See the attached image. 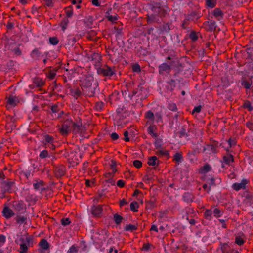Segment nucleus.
I'll return each mask as SVG.
<instances>
[{
	"mask_svg": "<svg viewBox=\"0 0 253 253\" xmlns=\"http://www.w3.org/2000/svg\"><path fill=\"white\" fill-rule=\"evenodd\" d=\"M81 87L84 93L89 96H94L96 94L97 84L94 82L93 77L89 75L82 81Z\"/></svg>",
	"mask_w": 253,
	"mask_h": 253,
	"instance_id": "nucleus-1",
	"label": "nucleus"
},
{
	"mask_svg": "<svg viewBox=\"0 0 253 253\" xmlns=\"http://www.w3.org/2000/svg\"><path fill=\"white\" fill-rule=\"evenodd\" d=\"M167 63H163L159 66V72L160 74L169 73L172 68L177 67L179 64V58L174 53L168 55L166 58Z\"/></svg>",
	"mask_w": 253,
	"mask_h": 253,
	"instance_id": "nucleus-2",
	"label": "nucleus"
},
{
	"mask_svg": "<svg viewBox=\"0 0 253 253\" xmlns=\"http://www.w3.org/2000/svg\"><path fill=\"white\" fill-rule=\"evenodd\" d=\"M145 117L149 126H156L155 123H159L162 122V115L161 111L156 112L150 110L145 112Z\"/></svg>",
	"mask_w": 253,
	"mask_h": 253,
	"instance_id": "nucleus-3",
	"label": "nucleus"
},
{
	"mask_svg": "<svg viewBox=\"0 0 253 253\" xmlns=\"http://www.w3.org/2000/svg\"><path fill=\"white\" fill-rule=\"evenodd\" d=\"M148 95L147 89L141 85L137 86V88L132 90L131 94H129V98L132 99L134 96L138 97V99L144 100L147 98Z\"/></svg>",
	"mask_w": 253,
	"mask_h": 253,
	"instance_id": "nucleus-4",
	"label": "nucleus"
},
{
	"mask_svg": "<svg viewBox=\"0 0 253 253\" xmlns=\"http://www.w3.org/2000/svg\"><path fill=\"white\" fill-rule=\"evenodd\" d=\"M15 186V182L9 180V179L5 180L4 178L1 181L0 189H2V191L4 192L5 193H12V192L14 191V187Z\"/></svg>",
	"mask_w": 253,
	"mask_h": 253,
	"instance_id": "nucleus-5",
	"label": "nucleus"
},
{
	"mask_svg": "<svg viewBox=\"0 0 253 253\" xmlns=\"http://www.w3.org/2000/svg\"><path fill=\"white\" fill-rule=\"evenodd\" d=\"M97 73L103 76L110 78L113 75L115 74L114 68L110 67L108 65L99 66L97 68Z\"/></svg>",
	"mask_w": 253,
	"mask_h": 253,
	"instance_id": "nucleus-6",
	"label": "nucleus"
},
{
	"mask_svg": "<svg viewBox=\"0 0 253 253\" xmlns=\"http://www.w3.org/2000/svg\"><path fill=\"white\" fill-rule=\"evenodd\" d=\"M21 243L20 244V253H26L28 247L33 245V238L31 237H27L25 238H21L20 239Z\"/></svg>",
	"mask_w": 253,
	"mask_h": 253,
	"instance_id": "nucleus-7",
	"label": "nucleus"
},
{
	"mask_svg": "<svg viewBox=\"0 0 253 253\" xmlns=\"http://www.w3.org/2000/svg\"><path fill=\"white\" fill-rule=\"evenodd\" d=\"M12 207L18 214H23L26 211V204L22 201L14 202L12 204Z\"/></svg>",
	"mask_w": 253,
	"mask_h": 253,
	"instance_id": "nucleus-8",
	"label": "nucleus"
},
{
	"mask_svg": "<svg viewBox=\"0 0 253 253\" xmlns=\"http://www.w3.org/2000/svg\"><path fill=\"white\" fill-rule=\"evenodd\" d=\"M177 81L174 79H168L164 84V89L167 92L172 91L176 84Z\"/></svg>",
	"mask_w": 253,
	"mask_h": 253,
	"instance_id": "nucleus-9",
	"label": "nucleus"
},
{
	"mask_svg": "<svg viewBox=\"0 0 253 253\" xmlns=\"http://www.w3.org/2000/svg\"><path fill=\"white\" fill-rule=\"evenodd\" d=\"M54 138L49 134H44L42 136V143L44 145L46 146L49 145L51 149H55V146L53 144L54 142Z\"/></svg>",
	"mask_w": 253,
	"mask_h": 253,
	"instance_id": "nucleus-10",
	"label": "nucleus"
},
{
	"mask_svg": "<svg viewBox=\"0 0 253 253\" xmlns=\"http://www.w3.org/2000/svg\"><path fill=\"white\" fill-rule=\"evenodd\" d=\"M248 181L247 179L243 178L239 183H233L232 187L236 191H240L241 189H245L246 186L247 184H248Z\"/></svg>",
	"mask_w": 253,
	"mask_h": 253,
	"instance_id": "nucleus-11",
	"label": "nucleus"
},
{
	"mask_svg": "<svg viewBox=\"0 0 253 253\" xmlns=\"http://www.w3.org/2000/svg\"><path fill=\"white\" fill-rule=\"evenodd\" d=\"M90 211L94 216L99 217L102 214L103 209L100 205L94 204L91 206Z\"/></svg>",
	"mask_w": 253,
	"mask_h": 253,
	"instance_id": "nucleus-12",
	"label": "nucleus"
},
{
	"mask_svg": "<svg viewBox=\"0 0 253 253\" xmlns=\"http://www.w3.org/2000/svg\"><path fill=\"white\" fill-rule=\"evenodd\" d=\"M20 46V43H14L12 45L9 46V49L14 53V55L20 56L22 55V51Z\"/></svg>",
	"mask_w": 253,
	"mask_h": 253,
	"instance_id": "nucleus-13",
	"label": "nucleus"
},
{
	"mask_svg": "<svg viewBox=\"0 0 253 253\" xmlns=\"http://www.w3.org/2000/svg\"><path fill=\"white\" fill-rule=\"evenodd\" d=\"M88 58L90 61H93L96 66L99 67L101 61V56L98 53H92L91 55L88 56Z\"/></svg>",
	"mask_w": 253,
	"mask_h": 253,
	"instance_id": "nucleus-14",
	"label": "nucleus"
},
{
	"mask_svg": "<svg viewBox=\"0 0 253 253\" xmlns=\"http://www.w3.org/2000/svg\"><path fill=\"white\" fill-rule=\"evenodd\" d=\"M58 112H59V106L57 104H53L50 107L49 113L53 118H56L59 117Z\"/></svg>",
	"mask_w": 253,
	"mask_h": 253,
	"instance_id": "nucleus-15",
	"label": "nucleus"
},
{
	"mask_svg": "<svg viewBox=\"0 0 253 253\" xmlns=\"http://www.w3.org/2000/svg\"><path fill=\"white\" fill-rule=\"evenodd\" d=\"M2 214L3 216L5 218L9 219V218L13 216L14 212L12 209H10L9 207L6 206L3 208Z\"/></svg>",
	"mask_w": 253,
	"mask_h": 253,
	"instance_id": "nucleus-16",
	"label": "nucleus"
},
{
	"mask_svg": "<svg viewBox=\"0 0 253 253\" xmlns=\"http://www.w3.org/2000/svg\"><path fill=\"white\" fill-rule=\"evenodd\" d=\"M18 102V98L16 96L10 95L7 99V103L10 107L15 106Z\"/></svg>",
	"mask_w": 253,
	"mask_h": 253,
	"instance_id": "nucleus-17",
	"label": "nucleus"
},
{
	"mask_svg": "<svg viewBox=\"0 0 253 253\" xmlns=\"http://www.w3.org/2000/svg\"><path fill=\"white\" fill-rule=\"evenodd\" d=\"M194 198L193 195L189 193V192H185L182 196L183 201L186 202L187 204L193 202Z\"/></svg>",
	"mask_w": 253,
	"mask_h": 253,
	"instance_id": "nucleus-18",
	"label": "nucleus"
},
{
	"mask_svg": "<svg viewBox=\"0 0 253 253\" xmlns=\"http://www.w3.org/2000/svg\"><path fill=\"white\" fill-rule=\"evenodd\" d=\"M65 173V169L64 166H59L54 168V174L57 177H61Z\"/></svg>",
	"mask_w": 253,
	"mask_h": 253,
	"instance_id": "nucleus-19",
	"label": "nucleus"
},
{
	"mask_svg": "<svg viewBox=\"0 0 253 253\" xmlns=\"http://www.w3.org/2000/svg\"><path fill=\"white\" fill-rule=\"evenodd\" d=\"M31 57L35 60H38L40 56H43V55L40 52L38 48H34L32 50L30 53Z\"/></svg>",
	"mask_w": 253,
	"mask_h": 253,
	"instance_id": "nucleus-20",
	"label": "nucleus"
},
{
	"mask_svg": "<svg viewBox=\"0 0 253 253\" xmlns=\"http://www.w3.org/2000/svg\"><path fill=\"white\" fill-rule=\"evenodd\" d=\"M204 24L208 26L207 30L208 31H213L216 28V23L214 20L205 22Z\"/></svg>",
	"mask_w": 253,
	"mask_h": 253,
	"instance_id": "nucleus-21",
	"label": "nucleus"
},
{
	"mask_svg": "<svg viewBox=\"0 0 253 253\" xmlns=\"http://www.w3.org/2000/svg\"><path fill=\"white\" fill-rule=\"evenodd\" d=\"M33 185L34 186V189H35L36 191H42V190L44 189L43 182L41 180H36L33 184Z\"/></svg>",
	"mask_w": 253,
	"mask_h": 253,
	"instance_id": "nucleus-22",
	"label": "nucleus"
},
{
	"mask_svg": "<svg viewBox=\"0 0 253 253\" xmlns=\"http://www.w3.org/2000/svg\"><path fill=\"white\" fill-rule=\"evenodd\" d=\"M159 161L158 160L157 156H153L148 158V164L150 166H158Z\"/></svg>",
	"mask_w": 253,
	"mask_h": 253,
	"instance_id": "nucleus-23",
	"label": "nucleus"
},
{
	"mask_svg": "<svg viewBox=\"0 0 253 253\" xmlns=\"http://www.w3.org/2000/svg\"><path fill=\"white\" fill-rule=\"evenodd\" d=\"M217 144L216 143H212L211 144L207 145L206 147L204 148L205 151H207L209 153H215Z\"/></svg>",
	"mask_w": 253,
	"mask_h": 253,
	"instance_id": "nucleus-24",
	"label": "nucleus"
},
{
	"mask_svg": "<svg viewBox=\"0 0 253 253\" xmlns=\"http://www.w3.org/2000/svg\"><path fill=\"white\" fill-rule=\"evenodd\" d=\"M176 130H174L176 135L179 137H184L188 136L186 130L183 127H181V130H177V127H175Z\"/></svg>",
	"mask_w": 253,
	"mask_h": 253,
	"instance_id": "nucleus-25",
	"label": "nucleus"
},
{
	"mask_svg": "<svg viewBox=\"0 0 253 253\" xmlns=\"http://www.w3.org/2000/svg\"><path fill=\"white\" fill-rule=\"evenodd\" d=\"M213 15L217 20H220L223 16V13L220 9L216 8L213 10Z\"/></svg>",
	"mask_w": 253,
	"mask_h": 253,
	"instance_id": "nucleus-26",
	"label": "nucleus"
},
{
	"mask_svg": "<svg viewBox=\"0 0 253 253\" xmlns=\"http://www.w3.org/2000/svg\"><path fill=\"white\" fill-rule=\"evenodd\" d=\"M148 23H152V22H159V18L157 14H152L149 15L148 16Z\"/></svg>",
	"mask_w": 253,
	"mask_h": 253,
	"instance_id": "nucleus-27",
	"label": "nucleus"
},
{
	"mask_svg": "<svg viewBox=\"0 0 253 253\" xmlns=\"http://www.w3.org/2000/svg\"><path fill=\"white\" fill-rule=\"evenodd\" d=\"M39 245L41 247L42 250H47L49 248V243L47 240L44 239V238L41 240L39 242Z\"/></svg>",
	"mask_w": 253,
	"mask_h": 253,
	"instance_id": "nucleus-28",
	"label": "nucleus"
},
{
	"mask_svg": "<svg viewBox=\"0 0 253 253\" xmlns=\"http://www.w3.org/2000/svg\"><path fill=\"white\" fill-rule=\"evenodd\" d=\"M211 169L212 168L210 164L206 163L203 166V167L200 169V171L202 173H208V171L211 170Z\"/></svg>",
	"mask_w": 253,
	"mask_h": 253,
	"instance_id": "nucleus-29",
	"label": "nucleus"
},
{
	"mask_svg": "<svg viewBox=\"0 0 253 253\" xmlns=\"http://www.w3.org/2000/svg\"><path fill=\"white\" fill-rule=\"evenodd\" d=\"M69 21L67 17H64L61 21L60 25L62 30L64 31L67 29Z\"/></svg>",
	"mask_w": 253,
	"mask_h": 253,
	"instance_id": "nucleus-30",
	"label": "nucleus"
},
{
	"mask_svg": "<svg viewBox=\"0 0 253 253\" xmlns=\"http://www.w3.org/2000/svg\"><path fill=\"white\" fill-rule=\"evenodd\" d=\"M155 140L154 142V146L156 149L162 148L163 142L162 138L158 137V135L157 134V137H155Z\"/></svg>",
	"mask_w": 253,
	"mask_h": 253,
	"instance_id": "nucleus-31",
	"label": "nucleus"
},
{
	"mask_svg": "<svg viewBox=\"0 0 253 253\" xmlns=\"http://www.w3.org/2000/svg\"><path fill=\"white\" fill-rule=\"evenodd\" d=\"M33 83L37 87H41L44 84V82L40 78H35Z\"/></svg>",
	"mask_w": 253,
	"mask_h": 253,
	"instance_id": "nucleus-32",
	"label": "nucleus"
},
{
	"mask_svg": "<svg viewBox=\"0 0 253 253\" xmlns=\"http://www.w3.org/2000/svg\"><path fill=\"white\" fill-rule=\"evenodd\" d=\"M72 127H59V132L62 133L63 135H66L69 134L70 132L71 131Z\"/></svg>",
	"mask_w": 253,
	"mask_h": 253,
	"instance_id": "nucleus-33",
	"label": "nucleus"
},
{
	"mask_svg": "<svg viewBox=\"0 0 253 253\" xmlns=\"http://www.w3.org/2000/svg\"><path fill=\"white\" fill-rule=\"evenodd\" d=\"M70 91L72 95L75 97L80 96L81 94V92L79 88H71Z\"/></svg>",
	"mask_w": 253,
	"mask_h": 253,
	"instance_id": "nucleus-34",
	"label": "nucleus"
},
{
	"mask_svg": "<svg viewBox=\"0 0 253 253\" xmlns=\"http://www.w3.org/2000/svg\"><path fill=\"white\" fill-rule=\"evenodd\" d=\"M223 161L225 164L229 165L231 162L233 161V157L232 155H227L224 156Z\"/></svg>",
	"mask_w": 253,
	"mask_h": 253,
	"instance_id": "nucleus-35",
	"label": "nucleus"
},
{
	"mask_svg": "<svg viewBox=\"0 0 253 253\" xmlns=\"http://www.w3.org/2000/svg\"><path fill=\"white\" fill-rule=\"evenodd\" d=\"M26 220L27 217L26 216H21V215L20 214H17V217L16 218V222L18 223V224H19L20 225L24 224V223L26 222Z\"/></svg>",
	"mask_w": 253,
	"mask_h": 253,
	"instance_id": "nucleus-36",
	"label": "nucleus"
},
{
	"mask_svg": "<svg viewBox=\"0 0 253 253\" xmlns=\"http://www.w3.org/2000/svg\"><path fill=\"white\" fill-rule=\"evenodd\" d=\"M212 214V209H206L204 212V216L206 219L211 220V219Z\"/></svg>",
	"mask_w": 253,
	"mask_h": 253,
	"instance_id": "nucleus-37",
	"label": "nucleus"
},
{
	"mask_svg": "<svg viewBox=\"0 0 253 253\" xmlns=\"http://www.w3.org/2000/svg\"><path fill=\"white\" fill-rule=\"evenodd\" d=\"M156 154L157 155L160 156H169V153L168 151L162 149V148H159L157 150Z\"/></svg>",
	"mask_w": 253,
	"mask_h": 253,
	"instance_id": "nucleus-38",
	"label": "nucleus"
},
{
	"mask_svg": "<svg viewBox=\"0 0 253 253\" xmlns=\"http://www.w3.org/2000/svg\"><path fill=\"white\" fill-rule=\"evenodd\" d=\"M137 229V226L136 225L134 224H128L125 226V230L126 231H130V232H132V231L135 230Z\"/></svg>",
	"mask_w": 253,
	"mask_h": 253,
	"instance_id": "nucleus-39",
	"label": "nucleus"
},
{
	"mask_svg": "<svg viewBox=\"0 0 253 253\" xmlns=\"http://www.w3.org/2000/svg\"><path fill=\"white\" fill-rule=\"evenodd\" d=\"M212 212L214 214V216H216L217 217H221L222 216L223 214L222 211H221L220 209L218 208H214L212 210Z\"/></svg>",
	"mask_w": 253,
	"mask_h": 253,
	"instance_id": "nucleus-40",
	"label": "nucleus"
},
{
	"mask_svg": "<svg viewBox=\"0 0 253 253\" xmlns=\"http://www.w3.org/2000/svg\"><path fill=\"white\" fill-rule=\"evenodd\" d=\"M138 204L137 202L133 201L132 202L130 205V210L131 211L136 212L137 211V209L138 208Z\"/></svg>",
	"mask_w": 253,
	"mask_h": 253,
	"instance_id": "nucleus-41",
	"label": "nucleus"
},
{
	"mask_svg": "<svg viewBox=\"0 0 253 253\" xmlns=\"http://www.w3.org/2000/svg\"><path fill=\"white\" fill-rule=\"evenodd\" d=\"M39 157L41 159H45L47 158H48V157H49V154L48 151L46 150L41 151L39 154Z\"/></svg>",
	"mask_w": 253,
	"mask_h": 253,
	"instance_id": "nucleus-42",
	"label": "nucleus"
},
{
	"mask_svg": "<svg viewBox=\"0 0 253 253\" xmlns=\"http://www.w3.org/2000/svg\"><path fill=\"white\" fill-rule=\"evenodd\" d=\"M241 85L244 86L246 89H249L252 85L251 83L244 79L241 82Z\"/></svg>",
	"mask_w": 253,
	"mask_h": 253,
	"instance_id": "nucleus-43",
	"label": "nucleus"
},
{
	"mask_svg": "<svg viewBox=\"0 0 253 253\" xmlns=\"http://www.w3.org/2000/svg\"><path fill=\"white\" fill-rule=\"evenodd\" d=\"M173 159L176 163H179L181 162L182 156L180 153H176L173 156Z\"/></svg>",
	"mask_w": 253,
	"mask_h": 253,
	"instance_id": "nucleus-44",
	"label": "nucleus"
},
{
	"mask_svg": "<svg viewBox=\"0 0 253 253\" xmlns=\"http://www.w3.org/2000/svg\"><path fill=\"white\" fill-rule=\"evenodd\" d=\"M123 219V217L121 216H120L119 214H115L114 215V220L116 224H120L121 223V221Z\"/></svg>",
	"mask_w": 253,
	"mask_h": 253,
	"instance_id": "nucleus-45",
	"label": "nucleus"
},
{
	"mask_svg": "<svg viewBox=\"0 0 253 253\" xmlns=\"http://www.w3.org/2000/svg\"><path fill=\"white\" fill-rule=\"evenodd\" d=\"M65 12L66 14V17L67 18L71 17L73 14V10L72 9V7L70 6L67 7V8L65 9Z\"/></svg>",
	"mask_w": 253,
	"mask_h": 253,
	"instance_id": "nucleus-46",
	"label": "nucleus"
},
{
	"mask_svg": "<svg viewBox=\"0 0 253 253\" xmlns=\"http://www.w3.org/2000/svg\"><path fill=\"white\" fill-rule=\"evenodd\" d=\"M189 37L193 41H196L198 39V36L197 35V33L196 32H194V31H192L189 33Z\"/></svg>",
	"mask_w": 253,
	"mask_h": 253,
	"instance_id": "nucleus-47",
	"label": "nucleus"
},
{
	"mask_svg": "<svg viewBox=\"0 0 253 253\" xmlns=\"http://www.w3.org/2000/svg\"><path fill=\"white\" fill-rule=\"evenodd\" d=\"M243 106L246 109H248L249 111H252L253 109V106H252V104L249 101H245L243 104Z\"/></svg>",
	"mask_w": 253,
	"mask_h": 253,
	"instance_id": "nucleus-48",
	"label": "nucleus"
},
{
	"mask_svg": "<svg viewBox=\"0 0 253 253\" xmlns=\"http://www.w3.org/2000/svg\"><path fill=\"white\" fill-rule=\"evenodd\" d=\"M114 33L117 38H121L122 31L121 29H119V28L115 27L114 28Z\"/></svg>",
	"mask_w": 253,
	"mask_h": 253,
	"instance_id": "nucleus-49",
	"label": "nucleus"
},
{
	"mask_svg": "<svg viewBox=\"0 0 253 253\" xmlns=\"http://www.w3.org/2000/svg\"><path fill=\"white\" fill-rule=\"evenodd\" d=\"M104 106V103L103 102H97L95 104V109L98 111L102 110Z\"/></svg>",
	"mask_w": 253,
	"mask_h": 253,
	"instance_id": "nucleus-50",
	"label": "nucleus"
},
{
	"mask_svg": "<svg viewBox=\"0 0 253 253\" xmlns=\"http://www.w3.org/2000/svg\"><path fill=\"white\" fill-rule=\"evenodd\" d=\"M49 42L51 45H56L59 42V40L57 37H50L49 39Z\"/></svg>",
	"mask_w": 253,
	"mask_h": 253,
	"instance_id": "nucleus-51",
	"label": "nucleus"
},
{
	"mask_svg": "<svg viewBox=\"0 0 253 253\" xmlns=\"http://www.w3.org/2000/svg\"><path fill=\"white\" fill-rule=\"evenodd\" d=\"M182 211L184 213H185V214H186L185 218L188 221L189 223L191 225H194L195 223H196L195 220L194 219H189V217L187 215L188 212L187 211H185V210H183Z\"/></svg>",
	"mask_w": 253,
	"mask_h": 253,
	"instance_id": "nucleus-52",
	"label": "nucleus"
},
{
	"mask_svg": "<svg viewBox=\"0 0 253 253\" xmlns=\"http://www.w3.org/2000/svg\"><path fill=\"white\" fill-rule=\"evenodd\" d=\"M154 127H148V133L152 136L153 137H157V133L155 132V130L154 129Z\"/></svg>",
	"mask_w": 253,
	"mask_h": 253,
	"instance_id": "nucleus-53",
	"label": "nucleus"
},
{
	"mask_svg": "<svg viewBox=\"0 0 253 253\" xmlns=\"http://www.w3.org/2000/svg\"><path fill=\"white\" fill-rule=\"evenodd\" d=\"M208 183L209 185L208 187V191H210L211 189V187L212 186H214L215 183V179L214 178H210L208 180Z\"/></svg>",
	"mask_w": 253,
	"mask_h": 253,
	"instance_id": "nucleus-54",
	"label": "nucleus"
},
{
	"mask_svg": "<svg viewBox=\"0 0 253 253\" xmlns=\"http://www.w3.org/2000/svg\"><path fill=\"white\" fill-rule=\"evenodd\" d=\"M78 251V250L77 249V246L75 245H72V246L69 248L67 253H77Z\"/></svg>",
	"mask_w": 253,
	"mask_h": 253,
	"instance_id": "nucleus-55",
	"label": "nucleus"
},
{
	"mask_svg": "<svg viewBox=\"0 0 253 253\" xmlns=\"http://www.w3.org/2000/svg\"><path fill=\"white\" fill-rule=\"evenodd\" d=\"M168 108L173 112L177 111V106L175 103H173V102H170L168 104Z\"/></svg>",
	"mask_w": 253,
	"mask_h": 253,
	"instance_id": "nucleus-56",
	"label": "nucleus"
},
{
	"mask_svg": "<svg viewBox=\"0 0 253 253\" xmlns=\"http://www.w3.org/2000/svg\"><path fill=\"white\" fill-rule=\"evenodd\" d=\"M71 223L70 218L66 217V218L61 219V224L63 226H66L69 225Z\"/></svg>",
	"mask_w": 253,
	"mask_h": 253,
	"instance_id": "nucleus-57",
	"label": "nucleus"
},
{
	"mask_svg": "<svg viewBox=\"0 0 253 253\" xmlns=\"http://www.w3.org/2000/svg\"><path fill=\"white\" fill-rule=\"evenodd\" d=\"M170 30L171 28L170 27V25L168 24V23L164 24L162 28V31L165 33H169Z\"/></svg>",
	"mask_w": 253,
	"mask_h": 253,
	"instance_id": "nucleus-58",
	"label": "nucleus"
},
{
	"mask_svg": "<svg viewBox=\"0 0 253 253\" xmlns=\"http://www.w3.org/2000/svg\"><path fill=\"white\" fill-rule=\"evenodd\" d=\"M124 136H125V137L124 138V140L126 142H129V141L130 140V138H129V130H126L124 132Z\"/></svg>",
	"mask_w": 253,
	"mask_h": 253,
	"instance_id": "nucleus-59",
	"label": "nucleus"
},
{
	"mask_svg": "<svg viewBox=\"0 0 253 253\" xmlns=\"http://www.w3.org/2000/svg\"><path fill=\"white\" fill-rule=\"evenodd\" d=\"M132 69L134 72H136V73H138L141 71V68L139 65L138 63L134 64L132 66Z\"/></svg>",
	"mask_w": 253,
	"mask_h": 253,
	"instance_id": "nucleus-60",
	"label": "nucleus"
},
{
	"mask_svg": "<svg viewBox=\"0 0 253 253\" xmlns=\"http://www.w3.org/2000/svg\"><path fill=\"white\" fill-rule=\"evenodd\" d=\"M56 74V71H50L48 73L47 77L49 79H53L55 78Z\"/></svg>",
	"mask_w": 253,
	"mask_h": 253,
	"instance_id": "nucleus-61",
	"label": "nucleus"
},
{
	"mask_svg": "<svg viewBox=\"0 0 253 253\" xmlns=\"http://www.w3.org/2000/svg\"><path fill=\"white\" fill-rule=\"evenodd\" d=\"M44 4L48 7H53L54 5L53 0H44Z\"/></svg>",
	"mask_w": 253,
	"mask_h": 253,
	"instance_id": "nucleus-62",
	"label": "nucleus"
},
{
	"mask_svg": "<svg viewBox=\"0 0 253 253\" xmlns=\"http://www.w3.org/2000/svg\"><path fill=\"white\" fill-rule=\"evenodd\" d=\"M6 242V237L5 235H0V247L3 245Z\"/></svg>",
	"mask_w": 253,
	"mask_h": 253,
	"instance_id": "nucleus-63",
	"label": "nucleus"
},
{
	"mask_svg": "<svg viewBox=\"0 0 253 253\" xmlns=\"http://www.w3.org/2000/svg\"><path fill=\"white\" fill-rule=\"evenodd\" d=\"M142 162L140 160L133 161V165L136 168H140L142 166Z\"/></svg>",
	"mask_w": 253,
	"mask_h": 253,
	"instance_id": "nucleus-64",
	"label": "nucleus"
}]
</instances>
